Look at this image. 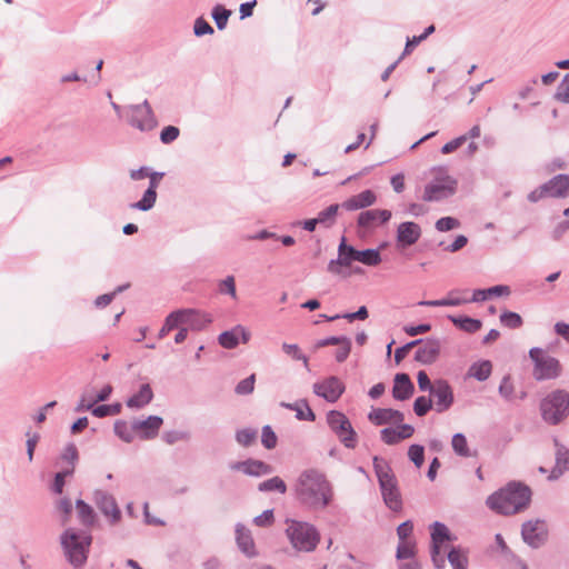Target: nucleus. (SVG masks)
I'll return each mask as SVG.
<instances>
[{
	"mask_svg": "<svg viewBox=\"0 0 569 569\" xmlns=\"http://www.w3.org/2000/svg\"><path fill=\"white\" fill-rule=\"evenodd\" d=\"M193 32L197 37H202L206 34H212L214 30L202 17H200L194 21Z\"/></svg>",
	"mask_w": 569,
	"mask_h": 569,
	"instance_id": "obj_57",
	"label": "nucleus"
},
{
	"mask_svg": "<svg viewBox=\"0 0 569 569\" xmlns=\"http://www.w3.org/2000/svg\"><path fill=\"white\" fill-rule=\"evenodd\" d=\"M61 459L69 465H76L79 459L78 449L74 443H68L61 455Z\"/></svg>",
	"mask_w": 569,
	"mask_h": 569,
	"instance_id": "obj_61",
	"label": "nucleus"
},
{
	"mask_svg": "<svg viewBox=\"0 0 569 569\" xmlns=\"http://www.w3.org/2000/svg\"><path fill=\"white\" fill-rule=\"evenodd\" d=\"M93 501L100 512L107 518L109 525L114 526L120 522L121 510L111 493L103 490H96Z\"/></svg>",
	"mask_w": 569,
	"mask_h": 569,
	"instance_id": "obj_15",
	"label": "nucleus"
},
{
	"mask_svg": "<svg viewBox=\"0 0 569 569\" xmlns=\"http://www.w3.org/2000/svg\"><path fill=\"white\" fill-rule=\"evenodd\" d=\"M218 291L221 295H228L232 299H237L236 279L233 276H227L218 282Z\"/></svg>",
	"mask_w": 569,
	"mask_h": 569,
	"instance_id": "obj_47",
	"label": "nucleus"
},
{
	"mask_svg": "<svg viewBox=\"0 0 569 569\" xmlns=\"http://www.w3.org/2000/svg\"><path fill=\"white\" fill-rule=\"evenodd\" d=\"M420 342H422V339H417V340L410 341V342L406 343L405 346H402V347L398 348V349L395 351V355H393V358H395L396 363L401 362V361L407 357V355L409 353V351H410L413 347H418Z\"/></svg>",
	"mask_w": 569,
	"mask_h": 569,
	"instance_id": "obj_58",
	"label": "nucleus"
},
{
	"mask_svg": "<svg viewBox=\"0 0 569 569\" xmlns=\"http://www.w3.org/2000/svg\"><path fill=\"white\" fill-rule=\"evenodd\" d=\"M180 134L179 128L174 126H167L160 133V140L162 143L168 144L173 142Z\"/></svg>",
	"mask_w": 569,
	"mask_h": 569,
	"instance_id": "obj_59",
	"label": "nucleus"
},
{
	"mask_svg": "<svg viewBox=\"0 0 569 569\" xmlns=\"http://www.w3.org/2000/svg\"><path fill=\"white\" fill-rule=\"evenodd\" d=\"M229 467L231 470L242 471L244 475L252 477L266 476L273 472V468L270 465L256 459L232 462Z\"/></svg>",
	"mask_w": 569,
	"mask_h": 569,
	"instance_id": "obj_20",
	"label": "nucleus"
},
{
	"mask_svg": "<svg viewBox=\"0 0 569 569\" xmlns=\"http://www.w3.org/2000/svg\"><path fill=\"white\" fill-rule=\"evenodd\" d=\"M458 182L445 170L439 169L432 180L425 187L422 199L428 202L441 201L452 197Z\"/></svg>",
	"mask_w": 569,
	"mask_h": 569,
	"instance_id": "obj_8",
	"label": "nucleus"
},
{
	"mask_svg": "<svg viewBox=\"0 0 569 569\" xmlns=\"http://www.w3.org/2000/svg\"><path fill=\"white\" fill-rule=\"evenodd\" d=\"M320 317L325 318L327 321H335L340 318L347 319L349 321L366 320L368 318V310L365 306H362L356 312H349V313H345V315H335V316L320 315Z\"/></svg>",
	"mask_w": 569,
	"mask_h": 569,
	"instance_id": "obj_43",
	"label": "nucleus"
},
{
	"mask_svg": "<svg viewBox=\"0 0 569 569\" xmlns=\"http://www.w3.org/2000/svg\"><path fill=\"white\" fill-rule=\"evenodd\" d=\"M163 419L159 416H149L144 420L133 419V429L142 440H150L158 436Z\"/></svg>",
	"mask_w": 569,
	"mask_h": 569,
	"instance_id": "obj_19",
	"label": "nucleus"
},
{
	"mask_svg": "<svg viewBox=\"0 0 569 569\" xmlns=\"http://www.w3.org/2000/svg\"><path fill=\"white\" fill-rule=\"evenodd\" d=\"M293 492L300 505L316 511L326 509L335 498L332 483L317 468H308L299 473Z\"/></svg>",
	"mask_w": 569,
	"mask_h": 569,
	"instance_id": "obj_1",
	"label": "nucleus"
},
{
	"mask_svg": "<svg viewBox=\"0 0 569 569\" xmlns=\"http://www.w3.org/2000/svg\"><path fill=\"white\" fill-rule=\"evenodd\" d=\"M499 395L507 401L515 399V386L509 376H505L498 388Z\"/></svg>",
	"mask_w": 569,
	"mask_h": 569,
	"instance_id": "obj_50",
	"label": "nucleus"
},
{
	"mask_svg": "<svg viewBox=\"0 0 569 569\" xmlns=\"http://www.w3.org/2000/svg\"><path fill=\"white\" fill-rule=\"evenodd\" d=\"M162 439L166 443L173 445L178 441L189 439V433L184 432V431H178V430L166 431L162 435Z\"/></svg>",
	"mask_w": 569,
	"mask_h": 569,
	"instance_id": "obj_60",
	"label": "nucleus"
},
{
	"mask_svg": "<svg viewBox=\"0 0 569 569\" xmlns=\"http://www.w3.org/2000/svg\"><path fill=\"white\" fill-rule=\"evenodd\" d=\"M451 535L446 525L435 521L431 525V560L437 569L446 567V560L449 561L452 569H468V557L461 548H449Z\"/></svg>",
	"mask_w": 569,
	"mask_h": 569,
	"instance_id": "obj_2",
	"label": "nucleus"
},
{
	"mask_svg": "<svg viewBox=\"0 0 569 569\" xmlns=\"http://www.w3.org/2000/svg\"><path fill=\"white\" fill-rule=\"evenodd\" d=\"M76 509L80 522L84 527H91L96 522V512L93 508L81 499L76 501Z\"/></svg>",
	"mask_w": 569,
	"mask_h": 569,
	"instance_id": "obj_30",
	"label": "nucleus"
},
{
	"mask_svg": "<svg viewBox=\"0 0 569 569\" xmlns=\"http://www.w3.org/2000/svg\"><path fill=\"white\" fill-rule=\"evenodd\" d=\"M467 302V300L460 299V298H447V299H440V300H423L419 301V306H426V307H447V306H460L462 303Z\"/></svg>",
	"mask_w": 569,
	"mask_h": 569,
	"instance_id": "obj_52",
	"label": "nucleus"
},
{
	"mask_svg": "<svg viewBox=\"0 0 569 569\" xmlns=\"http://www.w3.org/2000/svg\"><path fill=\"white\" fill-rule=\"evenodd\" d=\"M390 217L391 212L389 210L371 209L362 211L358 216V228L362 229L365 232L371 231L387 222Z\"/></svg>",
	"mask_w": 569,
	"mask_h": 569,
	"instance_id": "obj_18",
	"label": "nucleus"
},
{
	"mask_svg": "<svg viewBox=\"0 0 569 569\" xmlns=\"http://www.w3.org/2000/svg\"><path fill=\"white\" fill-rule=\"evenodd\" d=\"M415 391V386L407 373H397L393 377V398L409 399Z\"/></svg>",
	"mask_w": 569,
	"mask_h": 569,
	"instance_id": "obj_22",
	"label": "nucleus"
},
{
	"mask_svg": "<svg viewBox=\"0 0 569 569\" xmlns=\"http://www.w3.org/2000/svg\"><path fill=\"white\" fill-rule=\"evenodd\" d=\"M368 419L376 426L387 425L391 421V408L372 409L368 415Z\"/></svg>",
	"mask_w": 569,
	"mask_h": 569,
	"instance_id": "obj_42",
	"label": "nucleus"
},
{
	"mask_svg": "<svg viewBox=\"0 0 569 569\" xmlns=\"http://www.w3.org/2000/svg\"><path fill=\"white\" fill-rule=\"evenodd\" d=\"M441 347L442 343L439 339H422L415 352V360L422 365H431L437 361Z\"/></svg>",
	"mask_w": 569,
	"mask_h": 569,
	"instance_id": "obj_17",
	"label": "nucleus"
},
{
	"mask_svg": "<svg viewBox=\"0 0 569 569\" xmlns=\"http://www.w3.org/2000/svg\"><path fill=\"white\" fill-rule=\"evenodd\" d=\"M432 400L430 397H418L413 402V411L418 417L426 416L430 409H432Z\"/></svg>",
	"mask_w": 569,
	"mask_h": 569,
	"instance_id": "obj_51",
	"label": "nucleus"
},
{
	"mask_svg": "<svg viewBox=\"0 0 569 569\" xmlns=\"http://www.w3.org/2000/svg\"><path fill=\"white\" fill-rule=\"evenodd\" d=\"M257 439V430L244 428L236 432V440L242 447L251 446Z\"/></svg>",
	"mask_w": 569,
	"mask_h": 569,
	"instance_id": "obj_49",
	"label": "nucleus"
},
{
	"mask_svg": "<svg viewBox=\"0 0 569 569\" xmlns=\"http://www.w3.org/2000/svg\"><path fill=\"white\" fill-rule=\"evenodd\" d=\"M408 457L417 468H420L425 461V449L420 445H411L408 450Z\"/></svg>",
	"mask_w": 569,
	"mask_h": 569,
	"instance_id": "obj_54",
	"label": "nucleus"
},
{
	"mask_svg": "<svg viewBox=\"0 0 569 569\" xmlns=\"http://www.w3.org/2000/svg\"><path fill=\"white\" fill-rule=\"evenodd\" d=\"M541 418L551 426L561 423L569 416V392L556 389L543 397L539 405Z\"/></svg>",
	"mask_w": 569,
	"mask_h": 569,
	"instance_id": "obj_5",
	"label": "nucleus"
},
{
	"mask_svg": "<svg viewBox=\"0 0 569 569\" xmlns=\"http://www.w3.org/2000/svg\"><path fill=\"white\" fill-rule=\"evenodd\" d=\"M529 358L533 362L532 377L537 381L555 380L562 373L560 361L548 355L543 349L533 347L529 350Z\"/></svg>",
	"mask_w": 569,
	"mask_h": 569,
	"instance_id": "obj_7",
	"label": "nucleus"
},
{
	"mask_svg": "<svg viewBox=\"0 0 569 569\" xmlns=\"http://www.w3.org/2000/svg\"><path fill=\"white\" fill-rule=\"evenodd\" d=\"M432 400L433 409L438 413L448 411L455 401V396L451 386L445 379H437L433 381V388L429 392Z\"/></svg>",
	"mask_w": 569,
	"mask_h": 569,
	"instance_id": "obj_13",
	"label": "nucleus"
},
{
	"mask_svg": "<svg viewBox=\"0 0 569 569\" xmlns=\"http://www.w3.org/2000/svg\"><path fill=\"white\" fill-rule=\"evenodd\" d=\"M286 533L297 551L311 552L320 541L319 531L309 522L291 520L288 522Z\"/></svg>",
	"mask_w": 569,
	"mask_h": 569,
	"instance_id": "obj_6",
	"label": "nucleus"
},
{
	"mask_svg": "<svg viewBox=\"0 0 569 569\" xmlns=\"http://www.w3.org/2000/svg\"><path fill=\"white\" fill-rule=\"evenodd\" d=\"M273 510H264L261 515L254 517L253 523L258 527H269L273 523Z\"/></svg>",
	"mask_w": 569,
	"mask_h": 569,
	"instance_id": "obj_63",
	"label": "nucleus"
},
{
	"mask_svg": "<svg viewBox=\"0 0 569 569\" xmlns=\"http://www.w3.org/2000/svg\"><path fill=\"white\" fill-rule=\"evenodd\" d=\"M184 315L180 310L169 313L164 320L162 328L159 330L158 338H164L171 330L180 327L183 322Z\"/></svg>",
	"mask_w": 569,
	"mask_h": 569,
	"instance_id": "obj_33",
	"label": "nucleus"
},
{
	"mask_svg": "<svg viewBox=\"0 0 569 569\" xmlns=\"http://www.w3.org/2000/svg\"><path fill=\"white\" fill-rule=\"evenodd\" d=\"M421 236V228L416 222H402L397 229V248L405 249L418 241Z\"/></svg>",
	"mask_w": 569,
	"mask_h": 569,
	"instance_id": "obj_21",
	"label": "nucleus"
},
{
	"mask_svg": "<svg viewBox=\"0 0 569 569\" xmlns=\"http://www.w3.org/2000/svg\"><path fill=\"white\" fill-rule=\"evenodd\" d=\"M376 202V194L371 190H365L341 203V208L353 211L367 208Z\"/></svg>",
	"mask_w": 569,
	"mask_h": 569,
	"instance_id": "obj_23",
	"label": "nucleus"
},
{
	"mask_svg": "<svg viewBox=\"0 0 569 569\" xmlns=\"http://www.w3.org/2000/svg\"><path fill=\"white\" fill-rule=\"evenodd\" d=\"M277 441H278V438H277V435L274 433V431L272 430V428L268 425L263 426L262 435H261L262 446L266 449L270 450V449L276 448Z\"/></svg>",
	"mask_w": 569,
	"mask_h": 569,
	"instance_id": "obj_55",
	"label": "nucleus"
},
{
	"mask_svg": "<svg viewBox=\"0 0 569 569\" xmlns=\"http://www.w3.org/2000/svg\"><path fill=\"white\" fill-rule=\"evenodd\" d=\"M91 542L92 537L87 531H76L69 528L60 536L64 556L74 569H80L86 565Z\"/></svg>",
	"mask_w": 569,
	"mask_h": 569,
	"instance_id": "obj_4",
	"label": "nucleus"
},
{
	"mask_svg": "<svg viewBox=\"0 0 569 569\" xmlns=\"http://www.w3.org/2000/svg\"><path fill=\"white\" fill-rule=\"evenodd\" d=\"M218 341L221 347L226 349H233L239 345L238 335L236 331V327L231 330L223 331L219 335Z\"/></svg>",
	"mask_w": 569,
	"mask_h": 569,
	"instance_id": "obj_45",
	"label": "nucleus"
},
{
	"mask_svg": "<svg viewBox=\"0 0 569 569\" xmlns=\"http://www.w3.org/2000/svg\"><path fill=\"white\" fill-rule=\"evenodd\" d=\"M340 207L341 204L335 203L320 211L317 216L319 223L326 228L332 227Z\"/></svg>",
	"mask_w": 569,
	"mask_h": 569,
	"instance_id": "obj_38",
	"label": "nucleus"
},
{
	"mask_svg": "<svg viewBox=\"0 0 569 569\" xmlns=\"http://www.w3.org/2000/svg\"><path fill=\"white\" fill-rule=\"evenodd\" d=\"M451 447L455 453L460 457L469 458L473 456L463 433L458 432L452 436Z\"/></svg>",
	"mask_w": 569,
	"mask_h": 569,
	"instance_id": "obj_36",
	"label": "nucleus"
},
{
	"mask_svg": "<svg viewBox=\"0 0 569 569\" xmlns=\"http://www.w3.org/2000/svg\"><path fill=\"white\" fill-rule=\"evenodd\" d=\"M351 351V340L347 338L343 342L339 345L338 350L336 351V360L338 362H343Z\"/></svg>",
	"mask_w": 569,
	"mask_h": 569,
	"instance_id": "obj_64",
	"label": "nucleus"
},
{
	"mask_svg": "<svg viewBox=\"0 0 569 569\" xmlns=\"http://www.w3.org/2000/svg\"><path fill=\"white\" fill-rule=\"evenodd\" d=\"M436 229L440 232L450 231L460 227V221L453 217H443L436 221Z\"/></svg>",
	"mask_w": 569,
	"mask_h": 569,
	"instance_id": "obj_56",
	"label": "nucleus"
},
{
	"mask_svg": "<svg viewBox=\"0 0 569 569\" xmlns=\"http://www.w3.org/2000/svg\"><path fill=\"white\" fill-rule=\"evenodd\" d=\"M450 319L460 329H462L467 332H470V333L477 332L478 330H480V328L482 326L480 320L469 318V317H460V318L450 317Z\"/></svg>",
	"mask_w": 569,
	"mask_h": 569,
	"instance_id": "obj_40",
	"label": "nucleus"
},
{
	"mask_svg": "<svg viewBox=\"0 0 569 569\" xmlns=\"http://www.w3.org/2000/svg\"><path fill=\"white\" fill-rule=\"evenodd\" d=\"M230 14L231 11L226 9L221 4H217L213 7L211 16L219 30H223L227 27Z\"/></svg>",
	"mask_w": 569,
	"mask_h": 569,
	"instance_id": "obj_44",
	"label": "nucleus"
},
{
	"mask_svg": "<svg viewBox=\"0 0 569 569\" xmlns=\"http://www.w3.org/2000/svg\"><path fill=\"white\" fill-rule=\"evenodd\" d=\"M254 382H256V375L252 373L246 379L238 382V385L234 388V391L237 395L246 396L250 395L254 390Z\"/></svg>",
	"mask_w": 569,
	"mask_h": 569,
	"instance_id": "obj_53",
	"label": "nucleus"
},
{
	"mask_svg": "<svg viewBox=\"0 0 569 569\" xmlns=\"http://www.w3.org/2000/svg\"><path fill=\"white\" fill-rule=\"evenodd\" d=\"M128 109L131 112L128 118V122L131 127L140 131H150L158 126L156 116L148 100L139 104H131Z\"/></svg>",
	"mask_w": 569,
	"mask_h": 569,
	"instance_id": "obj_11",
	"label": "nucleus"
},
{
	"mask_svg": "<svg viewBox=\"0 0 569 569\" xmlns=\"http://www.w3.org/2000/svg\"><path fill=\"white\" fill-rule=\"evenodd\" d=\"M312 390L316 396L323 398L330 403H335L345 392L346 386L340 378L329 376L321 381L315 382Z\"/></svg>",
	"mask_w": 569,
	"mask_h": 569,
	"instance_id": "obj_14",
	"label": "nucleus"
},
{
	"mask_svg": "<svg viewBox=\"0 0 569 569\" xmlns=\"http://www.w3.org/2000/svg\"><path fill=\"white\" fill-rule=\"evenodd\" d=\"M416 551H417V547H416V541L413 539L399 540V543L397 547V552H396V558L400 562L409 561L411 559H416L415 558Z\"/></svg>",
	"mask_w": 569,
	"mask_h": 569,
	"instance_id": "obj_31",
	"label": "nucleus"
},
{
	"mask_svg": "<svg viewBox=\"0 0 569 569\" xmlns=\"http://www.w3.org/2000/svg\"><path fill=\"white\" fill-rule=\"evenodd\" d=\"M531 501V490L520 482H510L487 498V506L492 511L510 516L526 510Z\"/></svg>",
	"mask_w": 569,
	"mask_h": 569,
	"instance_id": "obj_3",
	"label": "nucleus"
},
{
	"mask_svg": "<svg viewBox=\"0 0 569 569\" xmlns=\"http://www.w3.org/2000/svg\"><path fill=\"white\" fill-rule=\"evenodd\" d=\"M556 99L569 103V73L565 76L563 80L558 86Z\"/></svg>",
	"mask_w": 569,
	"mask_h": 569,
	"instance_id": "obj_62",
	"label": "nucleus"
},
{
	"mask_svg": "<svg viewBox=\"0 0 569 569\" xmlns=\"http://www.w3.org/2000/svg\"><path fill=\"white\" fill-rule=\"evenodd\" d=\"M157 201V191L153 189L148 188L142 198L130 204L131 209H137L140 211H149L154 207V203Z\"/></svg>",
	"mask_w": 569,
	"mask_h": 569,
	"instance_id": "obj_37",
	"label": "nucleus"
},
{
	"mask_svg": "<svg viewBox=\"0 0 569 569\" xmlns=\"http://www.w3.org/2000/svg\"><path fill=\"white\" fill-rule=\"evenodd\" d=\"M556 450V466L553 467L549 478L558 479L565 471L569 470V450L555 439Z\"/></svg>",
	"mask_w": 569,
	"mask_h": 569,
	"instance_id": "obj_26",
	"label": "nucleus"
},
{
	"mask_svg": "<svg viewBox=\"0 0 569 569\" xmlns=\"http://www.w3.org/2000/svg\"><path fill=\"white\" fill-rule=\"evenodd\" d=\"M521 538L529 547L537 549L548 539V527L542 519H530L521 526Z\"/></svg>",
	"mask_w": 569,
	"mask_h": 569,
	"instance_id": "obj_12",
	"label": "nucleus"
},
{
	"mask_svg": "<svg viewBox=\"0 0 569 569\" xmlns=\"http://www.w3.org/2000/svg\"><path fill=\"white\" fill-rule=\"evenodd\" d=\"M281 348L286 355H288L289 357H291L295 360L302 361L305 368L309 369L308 357L301 351V349L298 345L283 342Z\"/></svg>",
	"mask_w": 569,
	"mask_h": 569,
	"instance_id": "obj_41",
	"label": "nucleus"
},
{
	"mask_svg": "<svg viewBox=\"0 0 569 569\" xmlns=\"http://www.w3.org/2000/svg\"><path fill=\"white\" fill-rule=\"evenodd\" d=\"M338 252H340L345 267L350 266L353 261H359L366 266H377L381 261L380 253L377 249L357 250L346 243L345 237L341 239Z\"/></svg>",
	"mask_w": 569,
	"mask_h": 569,
	"instance_id": "obj_10",
	"label": "nucleus"
},
{
	"mask_svg": "<svg viewBox=\"0 0 569 569\" xmlns=\"http://www.w3.org/2000/svg\"><path fill=\"white\" fill-rule=\"evenodd\" d=\"M114 433L124 442L130 443L134 439L136 429H133V421L128 423L124 420H117L113 425Z\"/></svg>",
	"mask_w": 569,
	"mask_h": 569,
	"instance_id": "obj_35",
	"label": "nucleus"
},
{
	"mask_svg": "<svg viewBox=\"0 0 569 569\" xmlns=\"http://www.w3.org/2000/svg\"><path fill=\"white\" fill-rule=\"evenodd\" d=\"M327 423L345 447L353 449L357 445V433L345 413L331 410L327 415Z\"/></svg>",
	"mask_w": 569,
	"mask_h": 569,
	"instance_id": "obj_9",
	"label": "nucleus"
},
{
	"mask_svg": "<svg viewBox=\"0 0 569 569\" xmlns=\"http://www.w3.org/2000/svg\"><path fill=\"white\" fill-rule=\"evenodd\" d=\"M258 490L261 492L278 491L283 495L287 492V485L280 477L276 476L260 482Z\"/></svg>",
	"mask_w": 569,
	"mask_h": 569,
	"instance_id": "obj_39",
	"label": "nucleus"
},
{
	"mask_svg": "<svg viewBox=\"0 0 569 569\" xmlns=\"http://www.w3.org/2000/svg\"><path fill=\"white\" fill-rule=\"evenodd\" d=\"M373 468L378 478L386 506L391 509V476L389 463L382 458L373 457Z\"/></svg>",
	"mask_w": 569,
	"mask_h": 569,
	"instance_id": "obj_16",
	"label": "nucleus"
},
{
	"mask_svg": "<svg viewBox=\"0 0 569 569\" xmlns=\"http://www.w3.org/2000/svg\"><path fill=\"white\" fill-rule=\"evenodd\" d=\"M236 539L240 550L243 553H246L248 557H252L256 555L254 542L251 532L241 523H238L236 526Z\"/></svg>",
	"mask_w": 569,
	"mask_h": 569,
	"instance_id": "obj_27",
	"label": "nucleus"
},
{
	"mask_svg": "<svg viewBox=\"0 0 569 569\" xmlns=\"http://www.w3.org/2000/svg\"><path fill=\"white\" fill-rule=\"evenodd\" d=\"M121 403L116 402L112 405H100L92 409V415L98 418H104L108 416H116L121 412Z\"/></svg>",
	"mask_w": 569,
	"mask_h": 569,
	"instance_id": "obj_46",
	"label": "nucleus"
},
{
	"mask_svg": "<svg viewBox=\"0 0 569 569\" xmlns=\"http://www.w3.org/2000/svg\"><path fill=\"white\" fill-rule=\"evenodd\" d=\"M153 399V391L149 383H142L134 395L127 399L126 406L130 409H142Z\"/></svg>",
	"mask_w": 569,
	"mask_h": 569,
	"instance_id": "obj_24",
	"label": "nucleus"
},
{
	"mask_svg": "<svg viewBox=\"0 0 569 569\" xmlns=\"http://www.w3.org/2000/svg\"><path fill=\"white\" fill-rule=\"evenodd\" d=\"M282 407L295 410L296 417L299 420H306V421H315L316 415L309 407L308 402L306 400H302L301 402L296 403H281Z\"/></svg>",
	"mask_w": 569,
	"mask_h": 569,
	"instance_id": "obj_32",
	"label": "nucleus"
},
{
	"mask_svg": "<svg viewBox=\"0 0 569 569\" xmlns=\"http://www.w3.org/2000/svg\"><path fill=\"white\" fill-rule=\"evenodd\" d=\"M510 295V288L508 286L498 284L490 287L488 289H476L473 291L472 298L470 301L472 302H480L489 299L492 296L500 297V296H509Z\"/></svg>",
	"mask_w": 569,
	"mask_h": 569,
	"instance_id": "obj_29",
	"label": "nucleus"
},
{
	"mask_svg": "<svg viewBox=\"0 0 569 569\" xmlns=\"http://www.w3.org/2000/svg\"><path fill=\"white\" fill-rule=\"evenodd\" d=\"M180 312L184 315L182 325L189 326L192 330H202L211 322L208 315L194 309H181Z\"/></svg>",
	"mask_w": 569,
	"mask_h": 569,
	"instance_id": "obj_25",
	"label": "nucleus"
},
{
	"mask_svg": "<svg viewBox=\"0 0 569 569\" xmlns=\"http://www.w3.org/2000/svg\"><path fill=\"white\" fill-rule=\"evenodd\" d=\"M492 366L489 360H483L473 363L468 371V376L475 378L478 381L487 380L491 375Z\"/></svg>",
	"mask_w": 569,
	"mask_h": 569,
	"instance_id": "obj_34",
	"label": "nucleus"
},
{
	"mask_svg": "<svg viewBox=\"0 0 569 569\" xmlns=\"http://www.w3.org/2000/svg\"><path fill=\"white\" fill-rule=\"evenodd\" d=\"M548 196L565 197L569 192V176L558 174L543 184Z\"/></svg>",
	"mask_w": 569,
	"mask_h": 569,
	"instance_id": "obj_28",
	"label": "nucleus"
},
{
	"mask_svg": "<svg viewBox=\"0 0 569 569\" xmlns=\"http://www.w3.org/2000/svg\"><path fill=\"white\" fill-rule=\"evenodd\" d=\"M500 322L510 329H518L523 323L521 316L512 311H503L500 315Z\"/></svg>",
	"mask_w": 569,
	"mask_h": 569,
	"instance_id": "obj_48",
	"label": "nucleus"
}]
</instances>
